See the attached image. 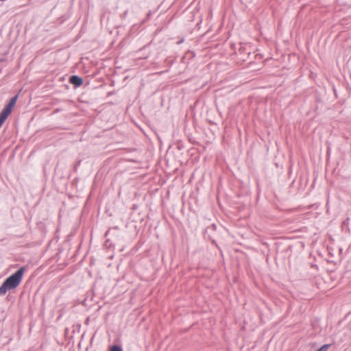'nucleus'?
Masks as SVG:
<instances>
[{"instance_id": "f257e3e1", "label": "nucleus", "mask_w": 351, "mask_h": 351, "mask_svg": "<svg viewBox=\"0 0 351 351\" xmlns=\"http://www.w3.org/2000/svg\"><path fill=\"white\" fill-rule=\"evenodd\" d=\"M25 267H22L14 274H12L0 287V295H3L8 291L16 289L21 282Z\"/></svg>"}, {"instance_id": "f03ea898", "label": "nucleus", "mask_w": 351, "mask_h": 351, "mask_svg": "<svg viewBox=\"0 0 351 351\" xmlns=\"http://www.w3.org/2000/svg\"><path fill=\"white\" fill-rule=\"evenodd\" d=\"M18 96L12 97L10 102L5 106L1 112L0 113V121L4 123L8 117L12 112L13 107L15 106L16 102L17 101Z\"/></svg>"}, {"instance_id": "7ed1b4c3", "label": "nucleus", "mask_w": 351, "mask_h": 351, "mask_svg": "<svg viewBox=\"0 0 351 351\" xmlns=\"http://www.w3.org/2000/svg\"><path fill=\"white\" fill-rule=\"evenodd\" d=\"M18 96L12 97L10 102L5 106L1 112L0 113V121L4 123L8 117L12 112L13 107L15 106L16 102L17 101Z\"/></svg>"}, {"instance_id": "20e7f679", "label": "nucleus", "mask_w": 351, "mask_h": 351, "mask_svg": "<svg viewBox=\"0 0 351 351\" xmlns=\"http://www.w3.org/2000/svg\"><path fill=\"white\" fill-rule=\"evenodd\" d=\"M70 82L76 86H80L82 84L83 80L77 75H73L70 78Z\"/></svg>"}, {"instance_id": "39448f33", "label": "nucleus", "mask_w": 351, "mask_h": 351, "mask_svg": "<svg viewBox=\"0 0 351 351\" xmlns=\"http://www.w3.org/2000/svg\"><path fill=\"white\" fill-rule=\"evenodd\" d=\"M330 346V344H324L320 348H319L317 351H327Z\"/></svg>"}, {"instance_id": "423d86ee", "label": "nucleus", "mask_w": 351, "mask_h": 351, "mask_svg": "<svg viewBox=\"0 0 351 351\" xmlns=\"http://www.w3.org/2000/svg\"><path fill=\"white\" fill-rule=\"evenodd\" d=\"M110 351H123V350L121 346L114 345L110 348Z\"/></svg>"}, {"instance_id": "0eeeda50", "label": "nucleus", "mask_w": 351, "mask_h": 351, "mask_svg": "<svg viewBox=\"0 0 351 351\" xmlns=\"http://www.w3.org/2000/svg\"><path fill=\"white\" fill-rule=\"evenodd\" d=\"M3 123L1 122L0 121V128L1 127V125H3Z\"/></svg>"}]
</instances>
